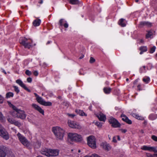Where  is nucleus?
Returning a JSON list of instances; mask_svg holds the SVG:
<instances>
[{
	"label": "nucleus",
	"instance_id": "nucleus-53",
	"mask_svg": "<svg viewBox=\"0 0 157 157\" xmlns=\"http://www.w3.org/2000/svg\"><path fill=\"white\" fill-rule=\"evenodd\" d=\"M27 80L28 82L31 83L32 81V78L30 77H29L27 78Z\"/></svg>",
	"mask_w": 157,
	"mask_h": 157
},
{
	"label": "nucleus",
	"instance_id": "nucleus-42",
	"mask_svg": "<svg viewBox=\"0 0 157 157\" xmlns=\"http://www.w3.org/2000/svg\"><path fill=\"white\" fill-rule=\"evenodd\" d=\"M7 102L9 107L11 108H17L13 104H12L9 101H7Z\"/></svg>",
	"mask_w": 157,
	"mask_h": 157
},
{
	"label": "nucleus",
	"instance_id": "nucleus-5",
	"mask_svg": "<svg viewBox=\"0 0 157 157\" xmlns=\"http://www.w3.org/2000/svg\"><path fill=\"white\" fill-rule=\"evenodd\" d=\"M109 122L111 126L113 128H120L121 125L118 121L113 117H109Z\"/></svg>",
	"mask_w": 157,
	"mask_h": 157
},
{
	"label": "nucleus",
	"instance_id": "nucleus-17",
	"mask_svg": "<svg viewBox=\"0 0 157 157\" xmlns=\"http://www.w3.org/2000/svg\"><path fill=\"white\" fill-rule=\"evenodd\" d=\"M144 26H151V23L147 21H141L140 22L139 25L140 27H142Z\"/></svg>",
	"mask_w": 157,
	"mask_h": 157
},
{
	"label": "nucleus",
	"instance_id": "nucleus-30",
	"mask_svg": "<svg viewBox=\"0 0 157 157\" xmlns=\"http://www.w3.org/2000/svg\"><path fill=\"white\" fill-rule=\"evenodd\" d=\"M42 105L45 106H50L52 105V103L51 102L49 101L46 102L45 101H44Z\"/></svg>",
	"mask_w": 157,
	"mask_h": 157
},
{
	"label": "nucleus",
	"instance_id": "nucleus-14",
	"mask_svg": "<svg viewBox=\"0 0 157 157\" xmlns=\"http://www.w3.org/2000/svg\"><path fill=\"white\" fill-rule=\"evenodd\" d=\"M100 145L104 149L107 151H109L111 149L109 145L106 142H102L101 144Z\"/></svg>",
	"mask_w": 157,
	"mask_h": 157
},
{
	"label": "nucleus",
	"instance_id": "nucleus-2",
	"mask_svg": "<svg viewBox=\"0 0 157 157\" xmlns=\"http://www.w3.org/2000/svg\"><path fill=\"white\" fill-rule=\"evenodd\" d=\"M52 131L57 138L62 140L63 138L64 131L59 127H53Z\"/></svg>",
	"mask_w": 157,
	"mask_h": 157
},
{
	"label": "nucleus",
	"instance_id": "nucleus-62",
	"mask_svg": "<svg viewBox=\"0 0 157 157\" xmlns=\"http://www.w3.org/2000/svg\"><path fill=\"white\" fill-rule=\"evenodd\" d=\"M143 124L146 125L147 124V122L146 121H144L143 123Z\"/></svg>",
	"mask_w": 157,
	"mask_h": 157
},
{
	"label": "nucleus",
	"instance_id": "nucleus-6",
	"mask_svg": "<svg viewBox=\"0 0 157 157\" xmlns=\"http://www.w3.org/2000/svg\"><path fill=\"white\" fill-rule=\"evenodd\" d=\"M28 39L25 37H21L19 40V41L25 48L29 49L31 46V43L28 41Z\"/></svg>",
	"mask_w": 157,
	"mask_h": 157
},
{
	"label": "nucleus",
	"instance_id": "nucleus-7",
	"mask_svg": "<svg viewBox=\"0 0 157 157\" xmlns=\"http://www.w3.org/2000/svg\"><path fill=\"white\" fill-rule=\"evenodd\" d=\"M69 126L73 128L80 129L82 128V127L80 124L75 121L68 120L67 122Z\"/></svg>",
	"mask_w": 157,
	"mask_h": 157
},
{
	"label": "nucleus",
	"instance_id": "nucleus-47",
	"mask_svg": "<svg viewBox=\"0 0 157 157\" xmlns=\"http://www.w3.org/2000/svg\"><path fill=\"white\" fill-rule=\"evenodd\" d=\"M25 73L26 75L28 76H30L32 74L31 72L28 70H27L26 71Z\"/></svg>",
	"mask_w": 157,
	"mask_h": 157
},
{
	"label": "nucleus",
	"instance_id": "nucleus-57",
	"mask_svg": "<svg viewBox=\"0 0 157 157\" xmlns=\"http://www.w3.org/2000/svg\"><path fill=\"white\" fill-rule=\"evenodd\" d=\"M138 81V79H136V80H135L134 81V82H133V84H136L137 83V82Z\"/></svg>",
	"mask_w": 157,
	"mask_h": 157
},
{
	"label": "nucleus",
	"instance_id": "nucleus-4",
	"mask_svg": "<svg viewBox=\"0 0 157 157\" xmlns=\"http://www.w3.org/2000/svg\"><path fill=\"white\" fill-rule=\"evenodd\" d=\"M87 144L90 147L93 149L96 148V139L94 136H90L88 137Z\"/></svg>",
	"mask_w": 157,
	"mask_h": 157
},
{
	"label": "nucleus",
	"instance_id": "nucleus-48",
	"mask_svg": "<svg viewBox=\"0 0 157 157\" xmlns=\"http://www.w3.org/2000/svg\"><path fill=\"white\" fill-rule=\"evenodd\" d=\"M125 122L129 124H132V121L130 120H129L128 117L127 119V120L125 121Z\"/></svg>",
	"mask_w": 157,
	"mask_h": 157
},
{
	"label": "nucleus",
	"instance_id": "nucleus-31",
	"mask_svg": "<svg viewBox=\"0 0 157 157\" xmlns=\"http://www.w3.org/2000/svg\"><path fill=\"white\" fill-rule=\"evenodd\" d=\"M140 50L144 52H146L147 50V48L146 46H141L140 48Z\"/></svg>",
	"mask_w": 157,
	"mask_h": 157
},
{
	"label": "nucleus",
	"instance_id": "nucleus-36",
	"mask_svg": "<svg viewBox=\"0 0 157 157\" xmlns=\"http://www.w3.org/2000/svg\"><path fill=\"white\" fill-rule=\"evenodd\" d=\"M155 154H157L155 153L153 155H152L150 153H147L146 156L147 157H157V156H156V155H155Z\"/></svg>",
	"mask_w": 157,
	"mask_h": 157
},
{
	"label": "nucleus",
	"instance_id": "nucleus-61",
	"mask_svg": "<svg viewBox=\"0 0 157 157\" xmlns=\"http://www.w3.org/2000/svg\"><path fill=\"white\" fill-rule=\"evenodd\" d=\"M117 136V140H121V139L120 136Z\"/></svg>",
	"mask_w": 157,
	"mask_h": 157
},
{
	"label": "nucleus",
	"instance_id": "nucleus-64",
	"mask_svg": "<svg viewBox=\"0 0 157 157\" xmlns=\"http://www.w3.org/2000/svg\"><path fill=\"white\" fill-rule=\"evenodd\" d=\"M140 72L141 73L142 72V70L141 68H140Z\"/></svg>",
	"mask_w": 157,
	"mask_h": 157
},
{
	"label": "nucleus",
	"instance_id": "nucleus-13",
	"mask_svg": "<svg viewBox=\"0 0 157 157\" xmlns=\"http://www.w3.org/2000/svg\"><path fill=\"white\" fill-rule=\"evenodd\" d=\"M16 82L20 85L21 87L23 88L25 90L28 91V92H30L31 90L26 87L25 84H24L22 81L20 79H17L16 80Z\"/></svg>",
	"mask_w": 157,
	"mask_h": 157
},
{
	"label": "nucleus",
	"instance_id": "nucleus-56",
	"mask_svg": "<svg viewBox=\"0 0 157 157\" xmlns=\"http://www.w3.org/2000/svg\"><path fill=\"white\" fill-rule=\"evenodd\" d=\"M140 86L141 85L140 84L138 85V86H137L138 90L139 91L142 90V89L140 88Z\"/></svg>",
	"mask_w": 157,
	"mask_h": 157
},
{
	"label": "nucleus",
	"instance_id": "nucleus-50",
	"mask_svg": "<svg viewBox=\"0 0 157 157\" xmlns=\"http://www.w3.org/2000/svg\"><path fill=\"white\" fill-rule=\"evenodd\" d=\"M4 98L0 95V104H2L3 102Z\"/></svg>",
	"mask_w": 157,
	"mask_h": 157
},
{
	"label": "nucleus",
	"instance_id": "nucleus-9",
	"mask_svg": "<svg viewBox=\"0 0 157 157\" xmlns=\"http://www.w3.org/2000/svg\"><path fill=\"white\" fill-rule=\"evenodd\" d=\"M0 136L6 140H8L9 138L7 132L2 126L0 128Z\"/></svg>",
	"mask_w": 157,
	"mask_h": 157
},
{
	"label": "nucleus",
	"instance_id": "nucleus-63",
	"mask_svg": "<svg viewBox=\"0 0 157 157\" xmlns=\"http://www.w3.org/2000/svg\"><path fill=\"white\" fill-rule=\"evenodd\" d=\"M140 42L141 43H144V41L142 39H141L140 40Z\"/></svg>",
	"mask_w": 157,
	"mask_h": 157
},
{
	"label": "nucleus",
	"instance_id": "nucleus-3",
	"mask_svg": "<svg viewBox=\"0 0 157 157\" xmlns=\"http://www.w3.org/2000/svg\"><path fill=\"white\" fill-rule=\"evenodd\" d=\"M68 140L71 141L80 142L82 140V138L81 135L77 133H69L68 135Z\"/></svg>",
	"mask_w": 157,
	"mask_h": 157
},
{
	"label": "nucleus",
	"instance_id": "nucleus-29",
	"mask_svg": "<svg viewBox=\"0 0 157 157\" xmlns=\"http://www.w3.org/2000/svg\"><path fill=\"white\" fill-rule=\"evenodd\" d=\"M121 117L122 118V120L124 122H125V121L127 120V119L128 117L126 116V115L123 114H122L121 115Z\"/></svg>",
	"mask_w": 157,
	"mask_h": 157
},
{
	"label": "nucleus",
	"instance_id": "nucleus-38",
	"mask_svg": "<svg viewBox=\"0 0 157 157\" xmlns=\"http://www.w3.org/2000/svg\"><path fill=\"white\" fill-rule=\"evenodd\" d=\"M13 87L14 88V91L17 93V94H18L20 90H19L18 87L17 86H13Z\"/></svg>",
	"mask_w": 157,
	"mask_h": 157
},
{
	"label": "nucleus",
	"instance_id": "nucleus-60",
	"mask_svg": "<svg viewBox=\"0 0 157 157\" xmlns=\"http://www.w3.org/2000/svg\"><path fill=\"white\" fill-rule=\"evenodd\" d=\"M34 94H35V96L36 97V98H38L39 96V95H38L36 93H34Z\"/></svg>",
	"mask_w": 157,
	"mask_h": 157
},
{
	"label": "nucleus",
	"instance_id": "nucleus-1",
	"mask_svg": "<svg viewBox=\"0 0 157 157\" xmlns=\"http://www.w3.org/2000/svg\"><path fill=\"white\" fill-rule=\"evenodd\" d=\"M0 157H15L12 152L5 146H0Z\"/></svg>",
	"mask_w": 157,
	"mask_h": 157
},
{
	"label": "nucleus",
	"instance_id": "nucleus-51",
	"mask_svg": "<svg viewBox=\"0 0 157 157\" xmlns=\"http://www.w3.org/2000/svg\"><path fill=\"white\" fill-rule=\"evenodd\" d=\"M119 130L120 131H121L123 133H125L127 131V130L126 129H119Z\"/></svg>",
	"mask_w": 157,
	"mask_h": 157
},
{
	"label": "nucleus",
	"instance_id": "nucleus-23",
	"mask_svg": "<svg viewBox=\"0 0 157 157\" xmlns=\"http://www.w3.org/2000/svg\"><path fill=\"white\" fill-rule=\"evenodd\" d=\"M124 20L125 19L123 18H121L120 19L118 22L119 25L123 27L125 26L126 24L124 23H123Z\"/></svg>",
	"mask_w": 157,
	"mask_h": 157
},
{
	"label": "nucleus",
	"instance_id": "nucleus-12",
	"mask_svg": "<svg viewBox=\"0 0 157 157\" xmlns=\"http://www.w3.org/2000/svg\"><path fill=\"white\" fill-rule=\"evenodd\" d=\"M49 157L55 156L58 155L59 151L57 150L49 149Z\"/></svg>",
	"mask_w": 157,
	"mask_h": 157
},
{
	"label": "nucleus",
	"instance_id": "nucleus-20",
	"mask_svg": "<svg viewBox=\"0 0 157 157\" xmlns=\"http://www.w3.org/2000/svg\"><path fill=\"white\" fill-rule=\"evenodd\" d=\"M75 111L78 114H79L81 116H82L84 115L85 116H86L87 115V114L85 113L82 110H81L79 109H76Z\"/></svg>",
	"mask_w": 157,
	"mask_h": 157
},
{
	"label": "nucleus",
	"instance_id": "nucleus-37",
	"mask_svg": "<svg viewBox=\"0 0 157 157\" xmlns=\"http://www.w3.org/2000/svg\"><path fill=\"white\" fill-rule=\"evenodd\" d=\"M62 105L63 106V107H66L67 108L69 107V103L67 102H64L62 104Z\"/></svg>",
	"mask_w": 157,
	"mask_h": 157
},
{
	"label": "nucleus",
	"instance_id": "nucleus-45",
	"mask_svg": "<svg viewBox=\"0 0 157 157\" xmlns=\"http://www.w3.org/2000/svg\"><path fill=\"white\" fill-rule=\"evenodd\" d=\"M95 61V59L92 57H90L89 61L90 63H93Z\"/></svg>",
	"mask_w": 157,
	"mask_h": 157
},
{
	"label": "nucleus",
	"instance_id": "nucleus-26",
	"mask_svg": "<svg viewBox=\"0 0 157 157\" xmlns=\"http://www.w3.org/2000/svg\"><path fill=\"white\" fill-rule=\"evenodd\" d=\"M36 99L39 103L41 105L43 104L44 101L43 100L41 97H39L38 98H36Z\"/></svg>",
	"mask_w": 157,
	"mask_h": 157
},
{
	"label": "nucleus",
	"instance_id": "nucleus-21",
	"mask_svg": "<svg viewBox=\"0 0 157 157\" xmlns=\"http://www.w3.org/2000/svg\"><path fill=\"white\" fill-rule=\"evenodd\" d=\"M41 20L40 19H36L33 22V24L34 26H39Z\"/></svg>",
	"mask_w": 157,
	"mask_h": 157
},
{
	"label": "nucleus",
	"instance_id": "nucleus-28",
	"mask_svg": "<svg viewBox=\"0 0 157 157\" xmlns=\"http://www.w3.org/2000/svg\"><path fill=\"white\" fill-rule=\"evenodd\" d=\"M13 94L12 92H9L7 93L6 94V98H10V97H13Z\"/></svg>",
	"mask_w": 157,
	"mask_h": 157
},
{
	"label": "nucleus",
	"instance_id": "nucleus-52",
	"mask_svg": "<svg viewBox=\"0 0 157 157\" xmlns=\"http://www.w3.org/2000/svg\"><path fill=\"white\" fill-rule=\"evenodd\" d=\"M67 115H68L69 117L71 118H73L75 116V115L74 114H70L69 113H67Z\"/></svg>",
	"mask_w": 157,
	"mask_h": 157
},
{
	"label": "nucleus",
	"instance_id": "nucleus-25",
	"mask_svg": "<svg viewBox=\"0 0 157 157\" xmlns=\"http://www.w3.org/2000/svg\"><path fill=\"white\" fill-rule=\"evenodd\" d=\"M153 35V33L151 30H150L147 31V33L146 35V38H148L151 37V36Z\"/></svg>",
	"mask_w": 157,
	"mask_h": 157
},
{
	"label": "nucleus",
	"instance_id": "nucleus-27",
	"mask_svg": "<svg viewBox=\"0 0 157 157\" xmlns=\"http://www.w3.org/2000/svg\"><path fill=\"white\" fill-rule=\"evenodd\" d=\"M157 117V115L156 114H151L149 117V119L151 120L155 119Z\"/></svg>",
	"mask_w": 157,
	"mask_h": 157
},
{
	"label": "nucleus",
	"instance_id": "nucleus-33",
	"mask_svg": "<svg viewBox=\"0 0 157 157\" xmlns=\"http://www.w3.org/2000/svg\"><path fill=\"white\" fill-rule=\"evenodd\" d=\"M41 145L40 143L38 141H36L35 144V147L38 148L40 147Z\"/></svg>",
	"mask_w": 157,
	"mask_h": 157
},
{
	"label": "nucleus",
	"instance_id": "nucleus-18",
	"mask_svg": "<svg viewBox=\"0 0 157 157\" xmlns=\"http://www.w3.org/2000/svg\"><path fill=\"white\" fill-rule=\"evenodd\" d=\"M41 153L43 155H44L47 157H49V149L45 148L41 150L40 151Z\"/></svg>",
	"mask_w": 157,
	"mask_h": 157
},
{
	"label": "nucleus",
	"instance_id": "nucleus-34",
	"mask_svg": "<svg viewBox=\"0 0 157 157\" xmlns=\"http://www.w3.org/2000/svg\"><path fill=\"white\" fill-rule=\"evenodd\" d=\"M103 123L97 121L95 123V124L97 125L98 127L101 128L102 127Z\"/></svg>",
	"mask_w": 157,
	"mask_h": 157
},
{
	"label": "nucleus",
	"instance_id": "nucleus-19",
	"mask_svg": "<svg viewBox=\"0 0 157 157\" xmlns=\"http://www.w3.org/2000/svg\"><path fill=\"white\" fill-rule=\"evenodd\" d=\"M13 109V111L10 112V114L14 117H17L18 109Z\"/></svg>",
	"mask_w": 157,
	"mask_h": 157
},
{
	"label": "nucleus",
	"instance_id": "nucleus-35",
	"mask_svg": "<svg viewBox=\"0 0 157 157\" xmlns=\"http://www.w3.org/2000/svg\"><path fill=\"white\" fill-rule=\"evenodd\" d=\"M5 118L3 116L2 113L0 112V120L1 122H3L5 121Z\"/></svg>",
	"mask_w": 157,
	"mask_h": 157
},
{
	"label": "nucleus",
	"instance_id": "nucleus-22",
	"mask_svg": "<svg viewBox=\"0 0 157 157\" xmlns=\"http://www.w3.org/2000/svg\"><path fill=\"white\" fill-rule=\"evenodd\" d=\"M111 89L109 87H105L103 88V91L106 94H109L111 92Z\"/></svg>",
	"mask_w": 157,
	"mask_h": 157
},
{
	"label": "nucleus",
	"instance_id": "nucleus-59",
	"mask_svg": "<svg viewBox=\"0 0 157 157\" xmlns=\"http://www.w3.org/2000/svg\"><path fill=\"white\" fill-rule=\"evenodd\" d=\"M84 57V55L83 54H82L81 56L79 57V59H82Z\"/></svg>",
	"mask_w": 157,
	"mask_h": 157
},
{
	"label": "nucleus",
	"instance_id": "nucleus-43",
	"mask_svg": "<svg viewBox=\"0 0 157 157\" xmlns=\"http://www.w3.org/2000/svg\"><path fill=\"white\" fill-rule=\"evenodd\" d=\"M98 155L95 154H92L91 155H86L83 157H98Z\"/></svg>",
	"mask_w": 157,
	"mask_h": 157
},
{
	"label": "nucleus",
	"instance_id": "nucleus-55",
	"mask_svg": "<svg viewBox=\"0 0 157 157\" xmlns=\"http://www.w3.org/2000/svg\"><path fill=\"white\" fill-rule=\"evenodd\" d=\"M33 74L35 76H37L38 75V72L37 71H35L33 72Z\"/></svg>",
	"mask_w": 157,
	"mask_h": 157
},
{
	"label": "nucleus",
	"instance_id": "nucleus-40",
	"mask_svg": "<svg viewBox=\"0 0 157 157\" xmlns=\"http://www.w3.org/2000/svg\"><path fill=\"white\" fill-rule=\"evenodd\" d=\"M150 80V78L149 77H147L146 78H143V81L145 82L146 83H148V82Z\"/></svg>",
	"mask_w": 157,
	"mask_h": 157
},
{
	"label": "nucleus",
	"instance_id": "nucleus-32",
	"mask_svg": "<svg viewBox=\"0 0 157 157\" xmlns=\"http://www.w3.org/2000/svg\"><path fill=\"white\" fill-rule=\"evenodd\" d=\"M8 121L11 124H13L15 120L13 118H8L7 119Z\"/></svg>",
	"mask_w": 157,
	"mask_h": 157
},
{
	"label": "nucleus",
	"instance_id": "nucleus-24",
	"mask_svg": "<svg viewBox=\"0 0 157 157\" xmlns=\"http://www.w3.org/2000/svg\"><path fill=\"white\" fill-rule=\"evenodd\" d=\"M132 116L133 117H135L136 119H138V120H143L144 119V118L139 116L137 114H136V113H132Z\"/></svg>",
	"mask_w": 157,
	"mask_h": 157
},
{
	"label": "nucleus",
	"instance_id": "nucleus-11",
	"mask_svg": "<svg viewBox=\"0 0 157 157\" xmlns=\"http://www.w3.org/2000/svg\"><path fill=\"white\" fill-rule=\"evenodd\" d=\"M26 117V115L25 114V112L23 110H21L18 109L17 117L22 119H25Z\"/></svg>",
	"mask_w": 157,
	"mask_h": 157
},
{
	"label": "nucleus",
	"instance_id": "nucleus-54",
	"mask_svg": "<svg viewBox=\"0 0 157 157\" xmlns=\"http://www.w3.org/2000/svg\"><path fill=\"white\" fill-rule=\"evenodd\" d=\"M112 142H113L114 143H116L117 142V140H116V136H114L113 137Z\"/></svg>",
	"mask_w": 157,
	"mask_h": 157
},
{
	"label": "nucleus",
	"instance_id": "nucleus-44",
	"mask_svg": "<svg viewBox=\"0 0 157 157\" xmlns=\"http://www.w3.org/2000/svg\"><path fill=\"white\" fill-rule=\"evenodd\" d=\"M38 112L40 113H41L43 115H44V110L42 109H36Z\"/></svg>",
	"mask_w": 157,
	"mask_h": 157
},
{
	"label": "nucleus",
	"instance_id": "nucleus-15",
	"mask_svg": "<svg viewBox=\"0 0 157 157\" xmlns=\"http://www.w3.org/2000/svg\"><path fill=\"white\" fill-rule=\"evenodd\" d=\"M58 24L60 26L63 25L65 28H67L68 27V25L67 23V21L63 19H61L59 20Z\"/></svg>",
	"mask_w": 157,
	"mask_h": 157
},
{
	"label": "nucleus",
	"instance_id": "nucleus-39",
	"mask_svg": "<svg viewBox=\"0 0 157 157\" xmlns=\"http://www.w3.org/2000/svg\"><path fill=\"white\" fill-rule=\"evenodd\" d=\"M156 48L155 46H153L151 48L149 52L150 53H153L155 51Z\"/></svg>",
	"mask_w": 157,
	"mask_h": 157
},
{
	"label": "nucleus",
	"instance_id": "nucleus-41",
	"mask_svg": "<svg viewBox=\"0 0 157 157\" xmlns=\"http://www.w3.org/2000/svg\"><path fill=\"white\" fill-rule=\"evenodd\" d=\"M13 124L18 127H20L21 126V123L17 121H16L15 120Z\"/></svg>",
	"mask_w": 157,
	"mask_h": 157
},
{
	"label": "nucleus",
	"instance_id": "nucleus-46",
	"mask_svg": "<svg viewBox=\"0 0 157 157\" xmlns=\"http://www.w3.org/2000/svg\"><path fill=\"white\" fill-rule=\"evenodd\" d=\"M151 139L154 141L157 142V136L155 135H152L151 137Z\"/></svg>",
	"mask_w": 157,
	"mask_h": 157
},
{
	"label": "nucleus",
	"instance_id": "nucleus-16",
	"mask_svg": "<svg viewBox=\"0 0 157 157\" xmlns=\"http://www.w3.org/2000/svg\"><path fill=\"white\" fill-rule=\"evenodd\" d=\"M97 117H98L99 121L105 122L106 120V117L105 115L101 113L97 115Z\"/></svg>",
	"mask_w": 157,
	"mask_h": 157
},
{
	"label": "nucleus",
	"instance_id": "nucleus-10",
	"mask_svg": "<svg viewBox=\"0 0 157 157\" xmlns=\"http://www.w3.org/2000/svg\"><path fill=\"white\" fill-rule=\"evenodd\" d=\"M141 149L144 150H147L150 151H152L155 153H157V150L155 147H149L144 145L141 147Z\"/></svg>",
	"mask_w": 157,
	"mask_h": 157
},
{
	"label": "nucleus",
	"instance_id": "nucleus-58",
	"mask_svg": "<svg viewBox=\"0 0 157 157\" xmlns=\"http://www.w3.org/2000/svg\"><path fill=\"white\" fill-rule=\"evenodd\" d=\"M43 1L42 0H39L38 2V3L40 4H41L43 3Z\"/></svg>",
	"mask_w": 157,
	"mask_h": 157
},
{
	"label": "nucleus",
	"instance_id": "nucleus-8",
	"mask_svg": "<svg viewBox=\"0 0 157 157\" xmlns=\"http://www.w3.org/2000/svg\"><path fill=\"white\" fill-rule=\"evenodd\" d=\"M17 136L18 137L20 141L24 145L27 147L29 146V143L27 139L24 136L22 135L19 133H18L17 134Z\"/></svg>",
	"mask_w": 157,
	"mask_h": 157
},
{
	"label": "nucleus",
	"instance_id": "nucleus-49",
	"mask_svg": "<svg viewBox=\"0 0 157 157\" xmlns=\"http://www.w3.org/2000/svg\"><path fill=\"white\" fill-rule=\"evenodd\" d=\"M32 107L33 108H41L40 107H39L38 105H37L36 104H33L32 105Z\"/></svg>",
	"mask_w": 157,
	"mask_h": 157
}]
</instances>
